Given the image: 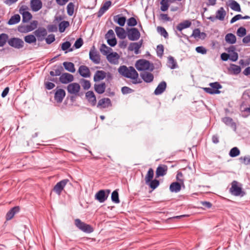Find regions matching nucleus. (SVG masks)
Here are the masks:
<instances>
[{
  "label": "nucleus",
  "mask_w": 250,
  "mask_h": 250,
  "mask_svg": "<svg viewBox=\"0 0 250 250\" xmlns=\"http://www.w3.org/2000/svg\"><path fill=\"white\" fill-rule=\"evenodd\" d=\"M111 2L109 0L106 1L100 8L98 13V16H102L111 6Z\"/></svg>",
  "instance_id": "obj_24"
},
{
  "label": "nucleus",
  "mask_w": 250,
  "mask_h": 250,
  "mask_svg": "<svg viewBox=\"0 0 250 250\" xmlns=\"http://www.w3.org/2000/svg\"><path fill=\"white\" fill-rule=\"evenodd\" d=\"M105 38L106 40L115 38L114 31L112 29L109 30L105 34Z\"/></svg>",
  "instance_id": "obj_63"
},
{
  "label": "nucleus",
  "mask_w": 250,
  "mask_h": 250,
  "mask_svg": "<svg viewBox=\"0 0 250 250\" xmlns=\"http://www.w3.org/2000/svg\"><path fill=\"white\" fill-rule=\"evenodd\" d=\"M100 50L103 55L107 56L112 50V49L106 46L105 44H102Z\"/></svg>",
  "instance_id": "obj_45"
},
{
  "label": "nucleus",
  "mask_w": 250,
  "mask_h": 250,
  "mask_svg": "<svg viewBox=\"0 0 250 250\" xmlns=\"http://www.w3.org/2000/svg\"><path fill=\"white\" fill-rule=\"evenodd\" d=\"M69 26V22L68 21H62L59 24V29L60 33L64 32L65 29Z\"/></svg>",
  "instance_id": "obj_44"
},
{
  "label": "nucleus",
  "mask_w": 250,
  "mask_h": 250,
  "mask_svg": "<svg viewBox=\"0 0 250 250\" xmlns=\"http://www.w3.org/2000/svg\"><path fill=\"white\" fill-rule=\"evenodd\" d=\"M161 10L162 11H166L168 9L169 7L168 0H162L161 1Z\"/></svg>",
  "instance_id": "obj_53"
},
{
  "label": "nucleus",
  "mask_w": 250,
  "mask_h": 250,
  "mask_svg": "<svg viewBox=\"0 0 250 250\" xmlns=\"http://www.w3.org/2000/svg\"><path fill=\"white\" fill-rule=\"evenodd\" d=\"M159 181L158 180L155 179L151 180L149 182L148 185L153 189H155L159 185Z\"/></svg>",
  "instance_id": "obj_56"
},
{
  "label": "nucleus",
  "mask_w": 250,
  "mask_h": 250,
  "mask_svg": "<svg viewBox=\"0 0 250 250\" xmlns=\"http://www.w3.org/2000/svg\"><path fill=\"white\" fill-rule=\"evenodd\" d=\"M226 15V12L223 7H220L216 12V18L221 21L224 20Z\"/></svg>",
  "instance_id": "obj_31"
},
{
  "label": "nucleus",
  "mask_w": 250,
  "mask_h": 250,
  "mask_svg": "<svg viewBox=\"0 0 250 250\" xmlns=\"http://www.w3.org/2000/svg\"><path fill=\"white\" fill-rule=\"evenodd\" d=\"M229 60L232 62H235L237 60L238 58V55L237 52L235 51L232 52L229 54Z\"/></svg>",
  "instance_id": "obj_64"
},
{
  "label": "nucleus",
  "mask_w": 250,
  "mask_h": 250,
  "mask_svg": "<svg viewBox=\"0 0 250 250\" xmlns=\"http://www.w3.org/2000/svg\"><path fill=\"white\" fill-rule=\"evenodd\" d=\"M137 24V21L133 17L130 18L127 20V25L129 26H134L136 25Z\"/></svg>",
  "instance_id": "obj_59"
},
{
  "label": "nucleus",
  "mask_w": 250,
  "mask_h": 250,
  "mask_svg": "<svg viewBox=\"0 0 250 250\" xmlns=\"http://www.w3.org/2000/svg\"><path fill=\"white\" fill-rule=\"evenodd\" d=\"M194 38H203L204 39L206 37V34L204 32H201L198 28H196L193 30L192 34L190 36Z\"/></svg>",
  "instance_id": "obj_34"
},
{
  "label": "nucleus",
  "mask_w": 250,
  "mask_h": 250,
  "mask_svg": "<svg viewBox=\"0 0 250 250\" xmlns=\"http://www.w3.org/2000/svg\"><path fill=\"white\" fill-rule=\"evenodd\" d=\"M240 162L245 165H250V156H246L244 157H241L239 158Z\"/></svg>",
  "instance_id": "obj_54"
},
{
  "label": "nucleus",
  "mask_w": 250,
  "mask_h": 250,
  "mask_svg": "<svg viewBox=\"0 0 250 250\" xmlns=\"http://www.w3.org/2000/svg\"><path fill=\"white\" fill-rule=\"evenodd\" d=\"M63 68L62 66H55L53 71L50 72L51 76H59L62 75Z\"/></svg>",
  "instance_id": "obj_28"
},
{
  "label": "nucleus",
  "mask_w": 250,
  "mask_h": 250,
  "mask_svg": "<svg viewBox=\"0 0 250 250\" xmlns=\"http://www.w3.org/2000/svg\"><path fill=\"white\" fill-rule=\"evenodd\" d=\"M105 78V72L103 70H97L96 71L93 80L95 82L101 81Z\"/></svg>",
  "instance_id": "obj_21"
},
{
  "label": "nucleus",
  "mask_w": 250,
  "mask_h": 250,
  "mask_svg": "<svg viewBox=\"0 0 250 250\" xmlns=\"http://www.w3.org/2000/svg\"><path fill=\"white\" fill-rule=\"evenodd\" d=\"M24 39L26 42L30 44L36 42L37 40L35 36L31 34L25 36Z\"/></svg>",
  "instance_id": "obj_46"
},
{
  "label": "nucleus",
  "mask_w": 250,
  "mask_h": 250,
  "mask_svg": "<svg viewBox=\"0 0 250 250\" xmlns=\"http://www.w3.org/2000/svg\"><path fill=\"white\" fill-rule=\"evenodd\" d=\"M8 43L11 47L18 49L22 48L24 44L21 39L18 38H12L10 39L8 41Z\"/></svg>",
  "instance_id": "obj_5"
},
{
  "label": "nucleus",
  "mask_w": 250,
  "mask_h": 250,
  "mask_svg": "<svg viewBox=\"0 0 250 250\" xmlns=\"http://www.w3.org/2000/svg\"><path fill=\"white\" fill-rule=\"evenodd\" d=\"M74 76L68 73L62 74L59 78L60 82L63 84H67L73 81Z\"/></svg>",
  "instance_id": "obj_10"
},
{
  "label": "nucleus",
  "mask_w": 250,
  "mask_h": 250,
  "mask_svg": "<svg viewBox=\"0 0 250 250\" xmlns=\"http://www.w3.org/2000/svg\"><path fill=\"white\" fill-rule=\"evenodd\" d=\"M79 73L83 77H90V71L88 67L85 65H81L79 68Z\"/></svg>",
  "instance_id": "obj_22"
},
{
  "label": "nucleus",
  "mask_w": 250,
  "mask_h": 250,
  "mask_svg": "<svg viewBox=\"0 0 250 250\" xmlns=\"http://www.w3.org/2000/svg\"><path fill=\"white\" fill-rule=\"evenodd\" d=\"M107 59L109 62L115 63L118 61L119 56L116 52H112L107 55Z\"/></svg>",
  "instance_id": "obj_35"
},
{
  "label": "nucleus",
  "mask_w": 250,
  "mask_h": 250,
  "mask_svg": "<svg viewBox=\"0 0 250 250\" xmlns=\"http://www.w3.org/2000/svg\"><path fill=\"white\" fill-rule=\"evenodd\" d=\"M64 68L68 71L74 73L75 72L74 64L71 62H65L63 63Z\"/></svg>",
  "instance_id": "obj_36"
},
{
  "label": "nucleus",
  "mask_w": 250,
  "mask_h": 250,
  "mask_svg": "<svg viewBox=\"0 0 250 250\" xmlns=\"http://www.w3.org/2000/svg\"><path fill=\"white\" fill-rule=\"evenodd\" d=\"M74 4L72 2H70L68 4L66 9L67 14L71 16L74 13Z\"/></svg>",
  "instance_id": "obj_50"
},
{
  "label": "nucleus",
  "mask_w": 250,
  "mask_h": 250,
  "mask_svg": "<svg viewBox=\"0 0 250 250\" xmlns=\"http://www.w3.org/2000/svg\"><path fill=\"white\" fill-rule=\"evenodd\" d=\"M167 65L169 68L172 69L177 67L176 61L172 56H169L168 58Z\"/></svg>",
  "instance_id": "obj_41"
},
{
  "label": "nucleus",
  "mask_w": 250,
  "mask_h": 250,
  "mask_svg": "<svg viewBox=\"0 0 250 250\" xmlns=\"http://www.w3.org/2000/svg\"><path fill=\"white\" fill-rule=\"evenodd\" d=\"M142 79L147 83H151L154 79L153 75L148 72L144 71L140 74Z\"/></svg>",
  "instance_id": "obj_18"
},
{
  "label": "nucleus",
  "mask_w": 250,
  "mask_h": 250,
  "mask_svg": "<svg viewBox=\"0 0 250 250\" xmlns=\"http://www.w3.org/2000/svg\"><path fill=\"white\" fill-rule=\"evenodd\" d=\"M8 36L7 34L2 33L0 35V46H3L8 42Z\"/></svg>",
  "instance_id": "obj_47"
},
{
  "label": "nucleus",
  "mask_w": 250,
  "mask_h": 250,
  "mask_svg": "<svg viewBox=\"0 0 250 250\" xmlns=\"http://www.w3.org/2000/svg\"><path fill=\"white\" fill-rule=\"evenodd\" d=\"M67 90L70 94H77L80 90V86L78 83H72L67 86Z\"/></svg>",
  "instance_id": "obj_13"
},
{
  "label": "nucleus",
  "mask_w": 250,
  "mask_h": 250,
  "mask_svg": "<svg viewBox=\"0 0 250 250\" xmlns=\"http://www.w3.org/2000/svg\"><path fill=\"white\" fill-rule=\"evenodd\" d=\"M191 25V22L189 21L185 20L179 23L176 26V29L179 31H182L184 29L189 27Z\"/></svg>",
  "instance_id": "obj_32"
},
{
  "label": "nucleus",
  "mask_w": 250,
  "mask_h": 250,
  "mask_svg": "<svg viewBox=\"0 0 250 250\" xmlns=\"http://www.w3.org/2000/svg\"><path fill=\"white\" fill-rule=\"evenodd\" d=\"M229 6L230 8L234 11L237 12L241 11V8L239 4L234 0H230Z\"/></svg>",
  "instance_id": "obj_40"
},
{
  "label": "nucleus",
  "mask_w": 250,
  "mask_h": 250,
  "mask_svg": "<svg viewBox=\"0 0 250 250\" xmlns=\"http://www.w3.org/2000/svg\"><path fill=\"white\" fill-rule=\"evenodd\" d=\"M35 36L38 38V40L40 41H42L44 37L47 35L46 30L43 27L39 28L34 32Z\"/></svg>",
  "instance_id": "obj_15"
},
{
  "label": "nucleus",
  "mask_w": 250,
  "mask_h": 250,
  "mask_svg": "<svg viewBox=\"0 0 250 250\" xmlns=\"http://www.w3.org/2000/svg\"><path fill=\"white\" fill-rule=\"evenodd\" d=\"M166 87V82L165 81H162L158 84V85L154 90V93L156 95H160L165 91Z\"/></svg>",
  "instance_id": "obj_20"
},
{
  "label": "nucleus",
  "mask_w": 250,
  "mask_h": 250,
  "mask_svg": "<svg viewBox=\"0 0 250 250\" xmlns=\"http://www.w3.org/2000/svg\"><path fill=\"white\" fill-rule=\"evenodd\" d=\"M229 191L232 195L234 196L243 195V194L241 195L242 193V188L239 186V183L236 181H233L231 183V187L229 189Z\"/></svg>",
  "instance_id": "obj_7"
},
{
  "label": "nucleus",
  "mask_w": 250,
  "mask_h": 250,
  "mask_svg": "<svg viewBox=\"0 0 250 250\" xmlns=\"http://www.w3.org/2000/svg\"><path fill=\"white\" fill-rule=\"evenodd\" d=\"M127 36L130 41L138 40L140 37V33L136 28H132L127 31Z\"/></svg>",
  "instance_id": "obj_8"
},
{
  "label": "nucleus",
  "mask_w": 250,
  "mask_h": 250,
  "mask_svg": "<svg viewBox=\"0 0 250 250\" xmlns=\"http://www.w3.org/2000/svg\"><path fill=\"white\" fill-rule=\"evenodd\" d=\"M85 97L92 105H95L96 103V98L93 91H89L87 92L85 94Z\"/></svg>",
  "instance_id": "obj_26"
},
{
  "label": "nucleus",
  "mask_w": 250,
  "mask_h": 250,
  "mask_svg": "<svg viewBox=\"0 0 250 250\" xmlns=\"http://www.w3.org/2000/svg\"><path fill=\"white\" fill-rule=\"evenodd\" d=\"M20 20V16L19 14H16L11 17L8 21V24L9 25L15 24L19 23Z\"/></svg>",
  "instance_id": "obj_38"
},
{
  "label": "nucleus",
  "mask_w": 250,
  "mask_h": 250,
  "mask_svg": "<svg viewBox=\"0 0 250 250\" xmlns=\"http://www.w3.org/2000/svg\"><path fill=\"white\" fill-rule=\"evenodd\" d=\"M30 6L34 12L40 10L42 6V3L40 0H31Z\"/></svg>",
  "instance_id": "obj_16"
},
{
  "label": "nucleus",
  "mask_w": 250,
  "mask_h": 250,
  "mask_svg": "<svg viewBox=\"0 0 250 250\" xmlns=\"http://www.w3.org/2000/svg\"><path fill=\"white\" fill-rule=\"evenodd\" d=\"M110 192L109 189L100 190L95 194V199L100 203H103L107 199Z\"/></svg>",
  "instance_id": "obj_9"
},
{
  "label": "nucleus",
  "mask_w": 250,
  "mask_h": 250,
  "mask_svg": "<svg viewBox=\"0 0 250 250\" xmlns=\"http://www.w3.org/2000/svg\"><path fill=\"white\" fill-rule=\"evenodd\" d=\"M143 43V40L137 42H131L129 44L128 46V50L129 51H134L136 54L140 53L139 49L141 48Z\"/></svg>",
  "instance_id": "obj_14"
},
{
  "label": "nucleus",
  "mask_w": 250,
  "mask_h": 250,
  "mask_svg": "<svg viewBox=\"0 0 250 250\" xmlns=\"http://www.w3.org/2000/svg\"><path fill=\"white\" fill-rule=\"evenodd\" d=\"M69 182V180L68 179H65L58 182L53 188V191L58 195H60L64 188Z\"/></svg>",
  "instance_id": "obj_6"
},
{
  "label": "nucleus",
  "mask_w": 250,
  "mask_h": 250,
  "mask_svg": "<svg viewBox=\"0 0 250 250\" xmlns=\"http://www.w3.org/2000/svg\"><path fill=\"white\" fill-rule=\"evenodd\" d=\"M115 31L117 36L120 39H124L126 38V33L123 28L117 26L115 28Z\"/></svg>",
  "instance_id": "obj_30"
},
{
  "label": "nucleus",
  "mask_w": 250,
  "mask_h": 250,
  "mask_svg": "<svg viewBox=\"0 0 250 250\" xmlns=\"http://www.w3.org/2000/svg\"><path fill=\"white\" fill-rule=\"evenodd\" d=\"M181 184L179 182H173L169 187V190L172 192L177 193L181 190Z\"/></svg>",
  "instance_id": "obj_29"
},
{
  "label": "nucleus",
  "mask_w": 250,
  "mask_h": 250,
  "mask_svg": "<svg viewBox=\"0 0 250 250\" xmlns=\"http://www.w3.org/2000/svg\"><path fill=\"white\" fill-rule=\"evenodd\" d=\"M195 50L197 53H200L203 55L206 54L207 52V49L202 46H200L196 47Z\"/></svg>",
  "instance_id": "obj_61"
},
{
  "label": "nucleus",
  "mask_w": 250,
  "mask_h": 250,
  "mask_svg": "<svg viewBox=\"0 0 250 250\" xmlns=\"http://www.w3.org/2000/svg\"><path fill=\"white\" fill-rule=\"evenodd\" d=\"M242 115L244 117H247L250 115V106L249 107H244L243 105L241 106Z\"/></svg>",
  "instance_id": "obj_51"
},
{
  "label": "nucleus",
  "mask_w": 250,
  "mask_h": 250,
  "mask_svg": "<svg viewBox=\"0 0 250 250\" xmlns=\"http://www.w3.org/2000/svg\"><path fill=\"white\" fill-rule=\"evenodd\" d=\"M113 21L120 26H123L125 25L126 18L124 16H121V15H117L113 17Z\"/></svg>",
  "instance_id": "obj_27"
},
{
  "label": "nucleus",
  "mask_w": 250,
  "mask_h": 250,
  "mask_svg": "<svg viewBox=\"0 0 250 250\" xmlns=\"http://www.w3.org/2000/svg\"><path fill=\"white\" fill-rule=\"evenodd\" d=\"M20 210L19 207H15L12 208L6 214V220H9L11 219L14 216V215L18 212Z\"/></svg>",
  "instance_id": "obj_33"
},
{
  "label": "nucleus",
  "mask_w": 250,
  "mask_h": 250,
  "mask_svg": "<svg viewBox=\"0 0 250 250\" xmlns=\"http://www.w3.org/2000/svg\"><path fill=\"white\" fill-rule=\"evenodd\" d=\"M231 69L235 74L240 73L241 70V67L235 64H232L231 65Z\"/></svg>",
  "instance_id": "obj_58"
},
{
  "label": "nucleus",
  "mask_w": 250,
  "mask_h": 250,
  "mask_svg": "<svg viewBox=\"0 0 250 250\" xmlns=\"http://www.w3.org/2000/svg\"><path fill=\"white\" fill-rule=\"evenodd\" d=\"M111 200L115 203H119V194L117 190H114L111 194Z\"/></svg>",
  "instance_id": "obj_49"
},
{
  "label": "nucleus",
  "mask_w": 250,
  "mask_h": 250,
  "mask_svg": "<svg viewBox=\"0 0 250 250\" xmlns=\"http://www.w3.org/2000/svg\"><path fill=\"white\" fill-rule=\"evenodd\" d=\"M167 167L166 165L159 166L156 170V177L158 178L161 176H164L167 174Z\"/></svg>",
  "instance_id": "obj_17"
},
{
  "label": "nucleus",
  "mask_w": 250,
  "mask_h": 250,
  "mask_svg": "<svg viewBox=\"0 0 250 250\" xmlns=\"http://www.w3.org/2000/svg\"><path fill=\"white\" fill-rule=\"evenodd\" d=\"M154 176L153 170L150 168L148 169L147 173L145 177V181L146 184H148L149 182L152 180Z\"/></svg>",
  "instance_id": "obj_42"
},
{
  "label": "nucleus",
  "mask_w": 250,
  "mask_h": 250,
  "mask_svg": "<svg viewBox=\"0 0 250 250\" xmlns=\"http://www.w3.org/2000/svg\"><path fill=\"white\" fill-rule=\"evenodd\" d=\"M55 40V35L54 34H50L45 39L46 43L50 44Z\"/></svg>",
  "instance_id": "obj_60"
},
{
  "label": "nucleus",
  "mask_w": 250,
  "mask_h": 250,
  "mask_svg": "<svg viewBox=\"0 0 250 250\" xmlns=\"http://www.w3.org/2000/svg\"><path fill=\"white\" fill-rule=\"evenodd\" d=\"M157 31L164 38H167L168 37V33L164 27L161 26L158 27Z\"/></svg>",
  "instance_id": "obj_52"
},
{
  "label": "nucleus",
  "mask_w": 250,
  "mask_h": 250,
  "mask_svg": "<svg viewBox=\"0 0 250 250\" xmlns=\"http://www.w3.org/2000/svg\"><path fill=\"white\" fill-rule=\"evenodd\" d=\"M246 34V30L243 27H240L237 31V35L240 37H242Z\"/></svg>",
  "instance_id": "obj_57"
},
{
  "label": "nucleus",
  "mask_w": 250,
  "mask_h": 250,
  "mask_svg": "<svg viewBox=\"0 0 250 250\" xmlns=\"http://www.w3.org/2000/svg\"><path fill=\"white\" fill-rule=\"evenodd\" d=\"M83 44V39L82 38H79L78 39H77L74 44V46L76 48V49H78L79 48H80Z\"/></svg>",
  "instance_id": "obj_62"
},
{
  "label": "nucleus",
  "mask_w": 250,
  "mask_h": 250,
  "mask_svg": "<svg viewBox=\"0 0 250 250\" xmlns=\"http://www.w3.org/2000/svg\"><path fill=\"white\" fill-rule=\"evenodd\" d=\"M222 121L227 125L230 126L234 130H236V124L233 121V120L232 118L229 117H226L223 118L222 119Z\"/></svg>",
  "instance_id": "obj_25"
},
{
  "label": "nucleus",
  "mask_w": 250,
  "mask_h": 250,
  "mask_svg": "<svg viewBox=\"0 0 250 250\" xmlns=\"http://www.w3.org/2000/svg\"><path fill=\"white\" fill-rule=\"evenodd\" d=\"M240 153L239 149L236 147H234L230 149L229 155L231 157H235L238 156Z\"/></svg>",
  "instance_id": "obj_48"
},
{
  "label": "nucleus",
  "mask_w": 250,
  "mask_h": 250,
  "mask_svg": "<svg viewBox=\"0 0 250 250\" xmlns=\"http://www.w3.org/2000/svg\"><path fill=\"white\" fill-rule=\"evenodd\" d=\"M225 40L227 42L233 44L235 43L236 39L235 36L232 33L227 34L225 36Z\"/></svg>",
  "instance_id": "obj_39"
},
{
  "label": "nucleus",
  "mask_w": 250,
  "mask_h": 250,
  "mask_svg": "<svg viewBox=\"0 0 250 250\" xmlns=\"http://www.w3.org/2000/svg\"><path fill=\"white\" fill-rule=\"evenodd\" d=\"M75 225L81 231L89 233L93 231L92 227L88 224L82 222L80 219L75 220Z\"/></svg>",
  "instance_id": "obj_3"
},
{
  "label": "nucleus",
  "mask_w": 250,
  "mask_h": 250,
  "mask_svg": "<svg viewBox=\"0 0 250 250\" xmlns=\"http://www.w3.org/2000/svg\"><path fill=\"white\" fill-rule=\"evenodd\" d=\"M118 72L122 76L132 79L134 84L142 82L140 80H138V73L132 66L127 67L125 65L121 66L118 68Z\"/></svg>",
  "instance_id": "obj_1"
},
{
  "label": "nucleus",
  "mask_w": 250,
  "mask_h": 250,
  "mask_svg": "<svg viewBox=\"0 0 250 250\" xmlns=\"http://www.w3.org/2000/svg\"><path fill=\"white\" fill-rule=\"evenodd\" d=\"M135 66L139 71L148 70L152 71L154 69V64L150 63L149 61L144 59L137 61Z\"/></svg>",
  "instance_id": "obj_2"
},
{
  "label": "nucleus",
  "mask_w": 250,
  "mask_h": 250,
  "mask_svg": "<svg viewBox=\"0 0 250 250\" xmlns=\"http://www.w3.org/2000/svg\"><path fill=\"white\" fill-rule=\"evenodd\" d=\"M34 27L31 25H20L18 27V30L21 33H26L33 30Z\"/></svg>",
  "instance_id": "obj_37"
},
{
  "label": "nucleus",
  "mask_w": 250,
  "mask_h": 250,
  "mask_svg": "<svg viewBox=\"0 0 250 250\" xmlns=\"http://www.w3.org/2000/svg\"><path fill=\"white\" fill-rule=\"evenodd\" d=\"M21 13L22 16V21L23 22H28L32 18L31 14L28 11H24L22 13Z\"/></svg>",
  "instance_id": "obj_43"
},
{
  "label": "nucleus",
  "mask_w": 250,
  "mask_h": 250,
  "mask_svg": "<svg viewBox=\"0 0 250 250\" xmlns=\"http://www.w3.org/2000/svg\"><path fill=\"white\" fill-rule=\"evenodd\" d=\"M164 47L162 44H159L157 46V55L158 57H161L164 54Z\"/></svg>",
  "instance_id": "obj_55"
},
{
  "label": "nucleus",
  "mask_w": 250,
  "mask_h": 250,
  "mask_svg": "<svg viewBox=\"0 0 250 250\" xmlns=\"http://www.w3.org/2000/svg\"><path fill=\"white\" fill-rule=\"evenodd\" d=\"M95 91L98 94H101L104 92L106 88L105 83H95L94 85Z\"/></svg>",
  "instance_id": "obj_23"
},
{
  "label": "nucleus",
  "mask_w": 250,
  "mask_h": 250,
  "mask_svg": "<svg viewBox=\"0 0 250 250\" xmlns=\"http://www.w3.org/2000/svg\"><path fill=\"white\" fill-rule=\"evenodd\" d=\"M89 58L96 64H98L100 62L101 59L100 55L95 50L94 46L89 51Z\"/></svg>",
  "instance_id": "obj_11"
},
{
  "label": "nucleus",
  "mask_w": 250,
  "mask_h": 250,
  "mask_svg": "<svg viewBox=\"0 0 250 250\" xmlns=\"http://www.w3.org/2000/svg\"><path fill=\"white\" fill-rule=\"evenodd\" d=\"M110 106H111V101L110 99L108 98L101 99L99 101L97 104L98 107L102 108H105Z\"/></svg>",
  "instance_id": "obj_19"
},
{
  "label": "nucleus",
  "mask_w": 250,
  "mask_h": 250,
  "mask_svg": "<svg viewBox=\"0 0 250 250\" xmlns=\"http://www.w3.org/2000/svg\"><path fill=\"white\" fill-rule=\"evenodd\" d=\"M210 87H203V90L207 93L215 94L220 93L219 89L222 88V86L218 82L211 83L209 84Z\"/></svg>",
  "instance_id": "obj_4"
},
{
  "label": "nucleus",
  "mask_w": 250,
  "mask_h": 250,
  "mask_svg": "<svg viewBox=\"0 0 250 250\" xmlns=\"http://www.w3.org/2000/svg\"><path fill=\"white\" fill-rule=\"evenodd\" d=\"M65 96V92L62 89H57L54 94V99L58 103L62 102Z\"/></svg>",
  "instance_id": "obj_12"
}]
</instances>
